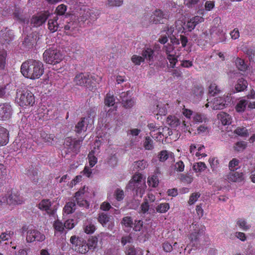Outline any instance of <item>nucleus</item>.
Masks as SVG:
<instances>
[{
  "mask_svg": "<svg viewBox=\"0 0 255 255\" xmlns=\"http://www.w3.org/2000/svg\"><path fill=\"white\" fill-rule=\"evenodd\" d=\"M12 108L8 103L0 104V120L6 121L11 117Z\"/></svg>",
  "mask_w": 255,
  "mask_h": 255,
  "instance_id": "obj_12",
  "label": "nucleus"
},
{
  "mask_svg": "<svg viewBox=\"0 0 255 255\" xmlns=\"http://www.w3.org/2000/svg\"><path fill=\"white\" fill-rule=\"evenodd\" d=\"M247 81L242 78L238 80L237 83L235 85V88L237 92H239L246 90L247 88Z\"/></svg>",
  "mask_w": 255,
  "mask_h": 255,
  "instance_id": "obj_30",
  "label": "nucleus"
},
{
  "mask_svg": "<svg viewBox=\"0 0 255 255\" xmlns=\"http://www.w3.org/2000/svg\"><path fill=\"white\" fill-rule=\"evenodd\" d=\"M148 182L153 187H156L158 185V178L156 175H153L150 178H148Z\"/></svg>",
  "mask_w": 255,
  "mask_h": 255,
  "instance_id": "obj_58",
  "label": "nucleus"
},
{
  "mask_svg": "<svg viewBox=\"0 0 255 255\" xmlns=\"http://www.w3.org/2000/svg\"><path fill=\"white\" fill-rule=\"evenodd\" d=\"M168 38L170 39L173 47V46L179 45L180 42H181L182 46L185 47L186 46L188 41L187 37L183 35L179 34V32L175 33L174 35H171ZM171 46V45H170L169 46Z\"/></svg>",
  "mask_w": 255,
  "mask_h": 255,
  "instance_id": "obj_11",
  "label": "nucleus"
},
{
  "mask_svg": "<svg viewBox=\"0 0 255 255\" xmlns=\"http://www.w3.org/2000/svg\"><path fill=\"white\" fill-rule=\"evenodd\" d=\"M199 1V0H184V4L188 8H192Z\"/></svg>",
  "mask_w": 255,
  "mask_h": 255,
  "instance_id": "obj_62",
  "label": "nucleus"
},
{
  "mask_svg": "<svg viewBox=\"0 0 255 255\" xmlns=\"http://www.w3.org/2000/svg\"><path fill=\"white\" fill-rule=\"evenodd\" d=\"M64 23L61 19L58 18V17L54 16L53 18H50L48 21V28L51 32H54L58 30L59 28L63 27Z\"/></svg>",
  "mask_w": 255,
  "mask_h": 255,
  "instance_id": "obj_14",
  "label": "nucleus"
},
{
  "mask_svg": "<svg viewBox=\"0 0 255 255\" xmlns=\"http://www.w3.org/2000/svg\"><path fill=\"white\" fill-rule=\"evenodd\" d=\"M241 167L239 160H230L229 163V168L231 171H234Z\"/></svg>",
  "mask_w": 255,
  "mask_h": 255,
  "instance_id": "obj_50",
  "label": "nucleus"
},
{
  "mask_svg": "<svg viewBox=\"0 0 255 255\" xmlns=\"http://www.w3.org/2000/svg\"><path fill=\"white\" fill-rule=\"evenodd\" d=\"M158 158L159 159H173L174 158V155L173 152L170 151L163 150L159 153Z\"/></svg>",
  "mask_w": 255,
  "mask_h": 255,
  "instance_id": "obj_33",
  "label": "nucleus"
},
{
  "mask_svg": "<svg viewBox=\"0 0 255 255\" xmlns=\"http://www.w3.org/2000/svg\"><path fill=\"white\" fill-rule=\"evenodd\" d=\"M14 18L21 23L27 22L28 14L24 11V9L16 7L13 12Z\"/></svg>",
  "mask_w": 255,
  "mask_h": 255,
  "instance_id": "obj_15",
  "label": "nucleus"
},
{
  "mask_svg": "<svg viewBox=\"0 0 255 255\" xmlns=\"http://www.w3.org/2000/svg\"><path fill=\"white\" fill-rule=\"evenodd\" d=\"M43 60L46 63L55 65L59 63L63 58L61 53L55 49H48L43 54Z\"/></svg>",
  "mask_w": 255,
  "mask_h": 255,
  "instance_id": "obj_6",
  "label": "nucleus"
},
{
  "mask_svg": "<svg viewBox=\"0 0 255 255\" xmlns=\"http://www.w3.org/2000/svg\"><path fill=\"white\" fill-rule=\"evenodd\" d=\"M150 206L151 205L149 204L147 200L145 199L144 202L141 205L140 208L141 212L143 214H145L149 210L150 212L152 211L153 213L154 212V209H152Z\"/></svg>",
  "mask_w": 255,
  "mask_h": 255,
  "instance_id": "obj_39",
  "label": "nucleus"
},
{
  "mask_svg": "<svg viewBox=\"0 0 255 255\" xmlns=\"http://www.w3.org/2000/svg\"><path fill=\"white\" fill-rule=\"evenodd\" d=\"M98 14L97 12L94 10H91L87 9L84 11V14H83V19L88 20L90 19L91 21H95L98 18Z\"/></svg>",
  "mask_w": 255,
  "mask_h": 255,
  "instance_id": "obj_28",
  "label": "nucleus"
},
{
  "mask_svg": "<svg viewBox=\"0 0 255 255\" xmlns=\"http://www.w3.org/2000/svg\"><path fill=\"white\" fill-rule=\"evenodd\" d=\"M248 104L247 101L242 100L239 101L236 107V111L238 112H243L245 111L246 106Z\"/></svg>",
  "mask_w": 255,
  "mask_h": 255,
  "instance_id": "obj_43",
  "label": "nucleus"
},
{
  "mask_svg": "<svg viewBox=\"0 0 255 255\" xmlns=\"http://www.w3.org/2000/svg\"><path fill=\"white\" fill-rule=\"evenodd\" d=\"M164 48L165 49V52L167 55V59L170 63V67L172 68H174L176 63L177 62V59L174 55L170 54V53L173 50L174 47L171 46H170L169 47L164 46Z\"/></svg>",
  "mask_w": 255,
  "mask_h": 255,
  "instance_id": "obj_22",
  "label": "nucleus"
},
{
  "mask_svg": "<svg viewBox=\"0 0 255 255\" xmlns=\"http://www.w3.org/2000/svg\"><path fill=\"white\" fill-rule=\"evenodd\" d=\"M204 21V18L199 16H195L189 20H188L186 24H184V29H188V31H191L193 30L196 26Z\"/></svg>",
  "mask_w": 255,
  "mask_h": 255,
  "instance_id": "obj_16",
  "label": "nucleus"
},
{
  "mask_svg": "<svg viewBox=\"0 0 255 255\" xmlns=\"http://www.w3.org/2000/svg\"><path fill=\"white\" fill-rule=\"evenodd\" d=\"M193 94L198 98H201L204 93L203 88L202 87H195L193 90Z\"/></svg>",
  "mask_w": 255,
  "mask_h": 255,
  "instance_id": "obj_55",
  "label": "nucleus"
},
{
  "mask_svg": "<svg viewBox=\"0 0 255 255\" xmlns=\"http://www.w3.org/2000/svg\"><path fill=\"white\" fill-rule=\"evenodd\" d=\"M169 209V205L167 203H161L156 208V211L160 213H165Z\"/></svg>",
  "mask_w": 255,
  "mask_h": 255,
  "instance_id": "obj_46",
  "label": "nucleus"
},
{
  "mask_svg": "<svg viewBox=\"0 0 255 255\" xmlns=\"http://www.w3.org/2000/svg\"><path fill=\"white\" fill-rule=\"evenodd\" d=\"M40 137L44 142L51 144L54 139V135L53 134H48L44 131H42L40 133Z\"/></svg>",
  "mask_w": 255,
  "mask_h": 255,
  "instance_id": "obj_38",
  "label": "nucleus"
},
{
  "mask_svg": "<svg viewBox=\"0 0 255 255\" xmlns=\"http://www.w3.org/2000/svg\"><path fill=\"white\" fill-rule=\"evenodd\" d=\"M26 174L34 182L38 181V171L36 168L31 165L26 171Z\"/></svg>",
  "mask_w": 255,
  "mask_h": 255,
  "instance_id": "obj_31",
  "label": "nucleus"
},
{
  "mask_svg": "<svg viewBox=\"0 0 255 255\" xmlns=\"http://www.w3.org/2000/svg\"><path fill=\"white\" fill-rule=\"evenodd\" d=\"M123 3V0H107L106 5L108 7L120 6Z\"/></svg>",
  "mask_w": 255,
  "mask_h": 255,
  "instance_id": "obj_51",
  "label": "nucleus"
},
{
  "mask_svg": "<svg viewBox=\"0 0 255 255\" xmlns=\"http://www.w3.org/2000/svg\"><path fill=\"white\" fill-rule=\"evenodd\" d=\"M84 138L81 137L78 139H73L68 137L65 138L64 141V148L62 151L63 156L69 159L70 157L73 158L78 153L81 147V145Z\"/></svg>",
  "mask_w": 255,
  "mask_h": 255,
  "instance_id": "obj_2",
  "label": "nucleus"
},
{
  "mask_svg": "<svg viewBox=\"0 0 255 255\" xmlns=\"http://www.w3.org/2000/svg\"><path fill=\"white\" fill-rule=\"evenodd\" d=\"M85 187L84 186L82 189H80L78 191L75 193L74 198L77 205L80 207L89 208V204L88 201L84 199V195L85 193Z\"/></svg>",
  "mask_w": 255,
  "mask_h": 255,
  "instance_id": "obj_13",
  "label": "nucleus"
},
{
  "mask_svg": "<svg viewBox=\"0 0 255 255\" xmlns=\"http://www.w3.org/2000/svg\"><path fill=\"white\" fill-rule=\"evenodd\" d=\"M247 142L244 141H238L235 143L234 148V149L238 151H241L244 150L247 147Z\"/></svg>",
  "mask_w": 255,
  "mask_h": 255,
  "instance_id": "obj_48",
  "label": "nucleus"
},
{
  "mask_svg": "<svg viewBox=\"0 0 255 255\" xmlns=\"http://www.w3.org/2000/svg\"><path fill=\"white\" fill-rule=\"evenodd\" d=\"M76 210V203L75 201H70L66 203L64 208L63 211L65 213L67 214H70L73 213Z\"/></svg>",
  "mask_w": 255,
  "mask_h": 255,
  "instance_id": "obj_32",
  "label": "nucleus"
},
{
  "mask_svg": "<svg viewBox=\"0 0 255 255\" xmlns=\"http://www.w3.org/2000/svg\"><path fill=\"white\" fill-rule=\"evenodd\" d=\"M96 78L95 76L90 75L86 73H80L76 75L73 83L75 85L84 86L92 90L95 87Z\"/></svg>",
  "mask_w": 255,
  "mask_h": 255,
  "instance_id": "obj_5",
  "label": "nucleus"
},
{
  "mask_svg": "<svg viewBox=\"0 0 255 255\" xmlns=\"http://www.w3.org/2000/svg\"><path fill=\"white\" fill-rule=\"evenodd\" d=\"M235 62L239 70L245 71L247 69L248 66L243 59L238 57L236 59Z\"/></svg>",
  "mask_w": 255,
  "mask_h": 255,
  "instance_id": "obj_36",
  "label": "nucleus"
},
{
  "mask_svg": "<svg viewBox=\"0 0 255 255\" xmlns=\"http://www.w3.org/2000/svg\"><path fill=\"white\" fill-rule=\"evenodd\" d=\"M36 38L34 37L33 34H31L29 35H27L23 41V44L25 46L30 48L32 47L33 45L35 43Z\"/></svg>",
  "mask_w": 255,
  "mask_h": 255,
  "instance_id": "obj_34",
  "label": "nucleus"
},
{
  "mask_svg": "<svg viewBox=\"0 0 255 255\" xmlns=\"http://www.w3.org/2000/svg\"><path fill=\"white\" fill-rule=\"evenodd\" d=\"M237 224L244 231L249 230L250 227V226L247 225V222L243 219H239L237 222Z\"/></svg>",
  "mask_w": 255,
  "mask_h": 255,
  "instance_id": "obj_64",
  "label": "nucleus"
},
{
  "mask_svg": "<svg viewBox=\"0 0 255 255\" xmlns=\"http://www.w3.org/2000/svg\"><path fill=\"white\" fill-rule=\"evenodd\" d=\"M78 23L76 21H71L67 22V23L63 25L64 29L70 31H73L77 27Z\"/></svg>",
  "mask_w": 255,
  "mask_h": 255,
  "instance_id": "obj_47",
  "label": "nucleus"
},
{
  "mask_svg": "<svg viewBox=\"0 0 255 255\" xmlns=\"http://www.w3.org/2000/svg\"><path fill=\"white\" fill-rule=\"evenodd\" d=\"M20 70L21 74L25 77L30 79L39 78L44 72L42 63L35 60H29L23 62Z\"/></svg>",
  "mask_w": 255,
  "mask_h": 255,
  "instance_id": "obj_1",
  "label": "nucleus"
},
{
  "mask_svg": "<svg viewBox=\"0 0 255 255\" xmlns=\"http://www.w3.org/2000/svg\"><path fill=\"white\" fill-rule=\"evenodd\" d=\"M115 103V98L113 95L108 93L105 99V104L109 107L113 106Z\"/></svg>",
  "mask_w": 255,
  "mask_h": 255,
  "instance_id": "obj_44",
  "label": "nucleus"
},
{
  "mask_svg": "<svg viewBox=\"0 0 255 255\" xmlns=\"http://www.w3.org/2000/svg\"><path fill=\"white\" fill-rule=\"evenodd\" d=\"M54 228L55 231L62 233L64 229V226L62 223L58 221H56L53 224Z\"/></svg>",
  "mask_w": 255,
  "mask_h": 255,
  "instance_id": "obj_61",
  "label": "nucleus"
},
{
  "mask_svg": "<svg viewBox=\"0 0 255 255\" xmlns=\"http://www.w3.org/2000/svg\"><path fill=\"white\" fill-rule=\"evenodd\" d=\"M227 105L228 103L225 98L217 97L213 102L212 108L214 110H222L226 108Z\"/></svg>",
  "mask_w": 255,
  "mask_h": 255,
  "instance_id": "obj_21",
  "label": "nucleus"
},
{
  "mask_svg": "<svg viewBox=\"0 0 255 255\" xmlns=\"http://www.w3.org/2000/svg\"><path fill=\"white\" fill-rule=\"evenodd\" d=\"M121 223L125 225L126 227L131 228L133 225L132 219L131 217L127 216L124 217L122 219Z\"/></svg>",
  "mask_w": 255,
  "mask_h": 255,
  "instance_id": "obj_52",
  "label": "nucleus"
},
{
  "mask_svg": "<svg viewBox=\"0 0 255 255\" xmlns=\"http://www.w3.org/2000/svg\"><path fill=\"white\" fill-rule=\"evenodd\" d=\"M144 160H136L134 162V168L138 170H142L145 168L147 165L145 162H143Z\"/></svg>",
  "mask_w": 255,
  "mask_h": 255,
  "instance_id": "obj_59",
  "label": "nucleus"
},
{
  "mask_svg": "<svg viewBox=\"0 0 255 255\" xmlns=\"http://www.w3.org/2000/svg\"><path fill=\"white\" fill-rule=\"evenodd\" d=\"M142 57L149 62H153L154 60V51L150 48H145L142 52Z\"/></svg>",
  "mask_w": 255,
  "mask_h": 255,
  "instance_id": "obj_27",
  "label": "nucleus"
},
{
  "mask_svg": "<svg viewBox=\"0 0 255 255\" xmlns=\"http://www.w3.org/2000/svg\"><path fill=\"white\" fill-rule=\"evenodd\" d=\"M112 216L107 213H101L99 214L98 220L103 227L107 228L109 230L112 231L114 227V222L111 219Z\"/></svg>",
  "mask_w": 255,
  "mask_h": 255,
  "instance_id": "obj_9",
  "label": "nucleus"
},
{
  "mask_svg": "<svg viewBox=\"0 0 255 255\" xmlns=\"http://www.w3.org/2000/svg\"><path fill=\"white\" fill-rule=\"evenodd\" d=\"M164 14L161 10L158 9L154 11L150 16L149 21L154 24L163 23Z\"/></svg>",
  "mask_w": 255,
  "mask_h": 255,
  "instance_id": "obj_18",
  "label": "nucleus"
},
{
  "mask_svg": "<svg viewBox=\"0 0 255 255\" xmlns=\"http://www.w3.org/2000/svg\"><path fill=\"white\" fill-rule=\"evenodd\" d=\"M97 243L98 238L96 237H92L88 240V243H86V244L88 246V249L90 250L92 248H95Z\"/></svg>",
  "mask_w": 255,
  "mask_h": 255,
  "instance_id": "obj_49",
  "label": "nucleus"
},
{
  "mask_svg": "<svg viewBox=\"0 0 255 255\" xmlns=\"http://www.w3.org/2000/svg\"><path fill=\"white\" fill-rule=\"evenodd\" d=\"M200 196V194L199 193H192L189 198V200L188 201V203L190 205L193 204L199 198Z\"/></svg>",
  "mask_w": 255,
  "mask_h": 255,
  "instance_id": "obj_60",
  "label": "nucleus"
},
{
  "mask_svg": "<svg viewBox=\"0 0 255 255\" xmlns=\"http://www.w3.org/2000/svg\"><path fill=\"white\" fill-rule=\"evenodd\" d=\"M84 242V239L76 236H73L70 238V243L75 246V247H78L80 244H81Z\"/></svg>",
  "mask_w": 255,
  "mask_h": 255,
  "instance_id": "obj_54",
  "label": "nucleus"
},
{
  "mask_svg": "<svg viewBox=\"0 0 255 255\" xmlns=\"http://www.w3.org/2000/svg\"><path fill=\"white\" fill-rule=\"evenodd\" d=\"M122 104L123 107L126 109H128L131 108L134 105V101L132 98L130 97L126 101L122 102Z\"/></svg>",
  "mask_w": 255,
  "mask_h": 255,
  "instance_id": "obj_57",
  "label": "nucleus"
},
{
  "mask_svg": "<svg viewBox=\"0 0 255 255\" xmlns=\"http://www.w3.org/2000/svg\"><path fill=\"white\" fill-rule=\"evenodd\" d=\"M75 250L79 253L84 254L87 253L89 249L87 245L86 244V241L84 240V242L81 244H80L78 247H75Z\"/></svg>",
  "mask_w": 255,
  "mask_h": 255,
  "instance_id": "obj_37",
  "label": "nucleus"
},
{
  "mask_svg": "<svg viewBox=\"0 0 255 255\" xmlns=\"http://www.w3.org/2000/svg\"><path fill=\"white\" fill-rule=\"evenodd\" d=\"M139 204L140 202L138 200L132 199L127 202V207L128 209H136L138 207Z\"/></svg>",
  "mask_w": 255,
  "mask_h": 255,
  "instance_id": "obj_41",
  "label": "nucleus"
},
{
  "mask_svg": "<svg viewBox=\"0 0 255 255\" xmlns=\"http://www.w3.org/2000/svg\"><path fill=\"white\" fill-rule=\"evenodd\" d=\"M51 203L49 199H43L38 205V208L42 211H45L50 215H53L55 211L51 209Z\"/></svg>",
  "mask_w": 255,
  "mask_h": 255,
  "instance_id": "obj_17",
  "label": "nucleus"
},
{
  "mask_svg": "<svg viewBox=\"0 0 255 255\" xmlns=\"http://www.w3.org/2000/svg\"><path fill=\"white\" fill-rule=\"evenodd\" d=\"M8 130L3 127H0V146L6 145L9 141Z\"/></svg>",
  "mask_w": 255,
  "mask_h": 255,
  "instance_id": "obj_25",
  "label": "nucleus"
},
{
  "mask_svg": "<svg viewBox=\"0 0 255 255\" xmlns=\"http://www.w3.org/2000/svg\"><path fill=\"white\" fill-rule=\"evenodd\" d=\"M166 121L167 124L172 128H176L180 123L179 120L177 118L172 116H169L167 118Z\"/></svg>",
  "mask_w": 255,
  "mask_h": 255,
  "instance_id": "obj_35",
  "label": "nucleus"
},
{
  "mask_svg": "<svg viewBox=\"0 0 255 255\" xmlns=\"http://www.w3.org/2000/svg\"><path fill=\"white\" fill-rule=\"evenodd\" d=\"M50 15V12L46 10L33 15L30 19L31 25L35 27L41 26L45 23Z\"/></svg>",
  "mask_w": 255,
  "mask_h": 255,
  "instance_id": "obj_7",
  "label": "nucleus"
},
{
  "mask_svg": "<svg viewBox=\"0 0 255 255\" xmlns=\"http://www.w3.org/2000/svg\"><path fill=\"white\" fill-rule=\"evenodd\" d=\"M146 188L145 178L141 174H136L132 176L126 188L133 191V195L142 197Z\"/></svg>",
  "mask_w": 255,
  "mask_h": 255,
  "instance_id": "obj_3",
  "label": "nucleus"
},
{
  "mask_svg": "<svg viewBox=\"0 0 255 255\" xmlns=\"http://www.w3.org/2000/svg\"><path fill=\"white\" fill-rule=\"evenodd\" d=\"M15 101L21 107L32 106L35 103L34 95L28 89L22 88L17 89Z\"/></svg>",
  "mask_w": 255,
  "mask_h": 255,
  "instance_id": "obj_4",
  "label": "nucleus"
},
{
  "mask_svg": "<svg viewBox=\"0 0 255 255\" xmlns=\"http://www.w3.org/2000/svg\"><path fill=\"white\" fill-rule=\"evenodd\" d=\"M143 146L145 149L151 150L153 148V141L150 137H146L143 143Z\"/></svg>",
  "mask_w": 255,
  "mask_h": 255,
  "instance_id": "obj_53",
  "label": "nucleus"
},
{
  "mask_svg": "<svg viewBox=\"0 0 255 255\" xmlns=\"http://www.w3.org/2000/svg\"><path fill=\"white\" fill-rule=\"evenodd\" d=\"M45 239V235L37 230L31 229L27 232L26 240L27 243H32L34 241L42 242Z\"/></svg>",
  "mask_w": 255,
  "mask_h": 255,
  "instance_id": "obj_8",
  "label": "nucleus"
},
{
  "mask_svg": "<svg viewBox=\"0 0 255 255\" xmlns=\"http://www.w3.org/2000/svg\"><path fill=\"white\" fill-rule=\"evenodd\" d=\"M220 92V90L215 83H211L209 87V94L214 96Z\"/></svg>",
  "mask_w": 255,
  "mask_h": 255,
  "instance_id": "obj_42",
  "label": "nucleus"
},
{
  "mask_svg": "<svg viewBox=\"0 0 255 255\" xmlns=\"http://www.w3.org/2000/svg\"><path fill=\"white\" fill-rule=\"evenodd\" d=\"M7 55L6 51L0 49V69H3L5 66V59Z\"/></svg>",
  "mask_w": 255,
  "mask_h": 255,
  "instance_id": "obj_40",
  "label": "nucleus"
},
{
  "mask_svg": "<svg viewBox=\"0 0 255 255\" xmlns=\"http://www.w3.org/2000/svg\"><path fill=\"white\" fill-rule=\"evenodd\" d=\"M155 131H157L159 135H162L163 136H167L172 134V131L170 130L169 128L165 127L164 128L159 127L155 130H151L150 132L151 136L153 138H157V136H155Z\"/></svg>",
  "mask_w": 255,
  "mask_h": 255,
  "instance_id": "obj_20",
  "label": "nucleus"
},
{
  "mask_svg": "<svg viewBox=\"0 0 255 255\" xmlns=\"http://www.w3.org/2000/svg\"><path fill=\"white\" fill-rule=\"evenodd\" d=\"M229 180L232 182H240L244 179L242 172L231 171L227 175Z\"/></svg>",
  "mask_w": 255,
  "mask_h": 255,
  "instance_id": "obj_26",
  "label": "nucleus"
},
{
  "mask_svg": "<svg viewBox=\"0 0 255 255\" xmlns=\"http://www.w3.org/2000/svg\"><path fill=\"white\" fill-rule=\"evenodd\" d=\"M100 145V141L96 140L94 144L93 148L89 152L88 154L89 159H97L100 156L99 146Z\"/></svg>",
  "mask_w": 255,
  "mask_h": 255,
  "instance_id": "obj_23",
  "label": "nucleus"
},
{
  "mask_svg": "<svg viewBox=\"0 0 255 255\" xmlns=\"http://www.w3.org/2000/svg\"><path fill=\"white\" fill-rule=\"evenodd\" d=\"M67 6L64 4H61L59 5L56 8L55 11V14H56L55 17H58V18L61 19L62 21L64 20L65 18L67 17L69 15L66 12Z\"/></svg>",
  "mask_w": 255,
  "mask_h": 255,
  "instance_id": "obj_19",
  "label": "nucleus"
},
{
  "mask_svg": "<svg viewBox=\"0 0 255 255\" xmlns=\"http://www.w3.org/2000/svg\"><path fill=\"white\" fill-rule=\"evenodd\" d=\"M131 60L135 65H139L141 62L144 61L142 56L141 57L136 55H133L131 57Z\"/></svg>",
  "mask_w": 255,
  "mask_h": 255,
  "instance_id": "obj_56",
  "label": "nucleus"
},
{
  "mask_svg": "<svg viewBox=\"0 0 255 255\" xmlns=\"http://www.w3.org/2000/svg\"><path fill=\"white\" fill-rule=\"evenodd\" d=\"M96 227L94 225L90 223L86 225L84 228L85 232L88 234H92L95 231Z\"/></svg>",
  "mask_w": 255,
  "mask_h": 255,
  "instance_id": "obj_63",
  "label": "nucleus"
},
{
  "mask_svg": "<svg viewBox=\"0 0 255 255\" xmlns=\"http://www.w3.org/2000/svg\"><path fill=\"white\" fill-rule=\"evenodd\" d=\"M88 123V118L85 117L82 118L81 120L76 125L75 131L78 133H80L83 131H86Z\"/></svg>",
  "mask_w": 255,
  "mask_h": 255,
  "instance_id": "obj_24",
  "label": "nucleus"
},
{
  "mask_svg": "<svg viewBox=\"0 0 255 255\" xmlns=\"http://www.w3.org/2000/svg\"><path fill=\"white\" fill-rule=\"evenodd\" d=\"M217 117L224 125H228L231 123V116L225 112L220 113L217 115Z\"/></svg>",
  "mask_w": 255,
  "mask_h": 255,
  "instance_id": "obj_29",
  "label": "nucleus"
},
{
  "mask_svg": "<svg viewBox=\"0 0 255 255\" xmlns=\"http://www.w3.org/2000/svg\"><path fill=\"white\" fill-rule=\"evenodd\" d=\"M234 133L242 137L249 135L248 130L244 127H238L234 131Z\"/></svg>",
  "mask_w": 255,
  "mask_h": 255,
  "instance_id": "obj_45",
  "label": "nucleus"
},
{
  "mask_svg": "<svg viewBox=\"0 0 255 255\" xmlns=\"http://www.w3.org/2000/svg\"><path fill=\"white\" fill-rule=\"evenodd\" d=\"M3 202H6L9 205H16L21 204L23 198L17 192L12 191L8 196L3 198Z\"/></svg>",
  "mask_w": 255,
  "mask_h": 255,
  "instance_id": "obj_10",
  "label": "nucleus"
}]
</instances>
